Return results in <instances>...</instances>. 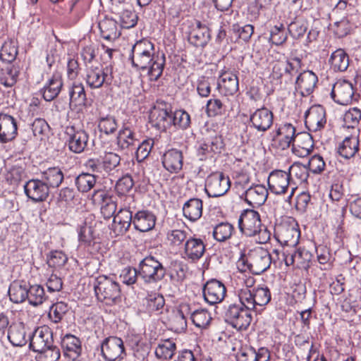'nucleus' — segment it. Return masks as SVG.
Returning a JSON list of instances; mask_svg holds the SVG:
<instances>
[{"instance_id": "nucleus-30", "label": "nucleus", "mask_w": 361, "mask_h": 361, "mask_svg": "<svg viewBox=\"0 0 361 361\" xmlns=\"http://www.w3.org/2000/svg\"><path fill=\"white\" fill-rule=\"evenodd\" d=\"M163 166L170 173H178L183 168V156L180 150L171 149L167 150L161 158Z\"/></svg>"}, {"instance_id": "nucleus-54", "label": "nucleus", "mask_w": 361, "mask_h": 361, "mask_svg": "<svg viewBox=\"0 0 361 361\" xmlns=\"http://www.w3.org/2000/svg\"><path fill=\"white\" fill-rule=\"evenodd\" d=\"M269 42L276 46L282 45L288 38L286 27L283 23H278L270 29Z\"/></svg>"}, {"instance_id": "nucleus-55", "label": "nucleus", "mask_w": 361, "mask_h": 361, "mask_svg": "<svg viewBox=\"0 0 361 361\" xmlns=\"http://www.w3.org/2000/svg\"><path fill=\"white\" fill-rule=\"evenodd\" d=\"M29 303L37 306L43 303L46 299L44 290L39 285H33L27 287V298Z\"/></svg>"}, {"instance_id": "nucleus-36", "label": "nucleus", "mask_w": 361, "mask_h": 361, "mask_svg": "<svg viewBox=\"0 0 361 361\" xmlns=\"http://www.w3.org/2000/svg\"><path fill=\"white\" fill-rule=\"evenodd\" d=\"M116 143L120 149L126 150L134 149L139 143V140L133 130L123 127L118 133Z\"/></svg>"}, {"instance_id": "nucleus-42", "label": "nucleus", "mask_w": 361, "mask_h": 361, "mask_svg": "<svg viewBox=\"0 0 361 361\" xmlns=\"http://www.w3.org/2000/svg\"><path fill=\"white\" fill-rule=\"evenodd\" d=\"M70 106L82 107L86 106L87 96L82 82H74L69 89Z\"/></svg>"}, {"instance_id": "nucleus-3", "label": "nucleus", "mask_w": 361, "mask_h": 361, "mask_svg": "<svg viewBox=\"0 0 361 361\" xmlns=\"http://www.w3.org/2000/svg\"><path fill=\"white\" fill-rule=\"evenodd\" d=\"M94 291L97 299L106 305H113L121 301L119 284L106 276H99L96 279Z\"/></svg>"}, {"instance_id": "nucleus-59", "label": "nucleus", "mask_w": 361, "mask_h": 361, "mask_svg": "<svg viewBox=\"0 0 361 361\" xmlns=\"http://www.w3.org/2000/svg\"><path fill=\"white\" fill-rule=\"evenodd\" d=\"M172 120L173 126L180 129H187L190 125V116L183 110L172 112Z\"/></svg>"}, {"instance_id": "nucleus-24", "label": "nucleus", "mask_w": 361, "mask_h": 361, "mask_svg": "<svg viewBox=\"0 0 361 361\" xmlns=\"http://www.w3.org/2000/svg\"><path fill=\"white\" fill-rule=\"evenodd\" d=\"M211 39V33L209 27L197 20L192 25L188 35L189 42L196 47H204Z\"/></svg>"}, {"instance_id": "nucleus-49", "label": "nucleus", "mask_w": 361, "mask_h": 361, "mask_svg": "<svg viewBox=\"0 0 361 361\" xmlns=\"http://www.w3.org/2000/svg\"><path fill=\"white\" fill-rule=\"evenodd\" d=\"M19 73V68L14 65L2 68L0 74V83L6 87H13L17 82Z\"/></svg>"}, {"instance_id": "nucleus-14", "label": "nucleus", "mask_w": 361, "mask_h": 361, "mask_svg": "<svg viewBox=\"0 0 361 361\" xmlns=\"http://www.w3.org/2000/svg\"><path fill=\"white\" fill-rule=\"evenodd\" d=\"M312 250V247L302 245L299 246L291 254H283L286 265L302 269H309L313 258Z\"/></svg>"}, {"instance_id": "nucleus-44", "label": "nucleus", "mask_w": 361, "mask_h": 361, "mask_svg": "<svg viewBox=\"0 0 361 361\" xmlns=\"http://www.w3.org/2000/svg\"><path fill=\"white\" fill-rule=\"evenodd\" d=\"M8 295L14 303L24 302L27 298V285L24 281H13L8 288Z\"/></svg>"}, {"instance_id": "nucleus-33", "label": "nucleus", "mask_w": 361, "mask_h": 361, "mask_svg": "<svg viewBox=\"0 0 361 361\" xmlns=\"http://www.w3.org/2000/svg\"><path fill=\"white\" fill-rule=\"evenodd\" d=\"M268 195V190L264 185H255L246 190L245 200L253 207H259L264 204Z\"/></svg>"}, {"instance_id": "nucleus-51", "label": "nucleus", "mask_w": 361, "mask_h": 361, "mask_svg": "<svg viewBox=\"0 0 361 361\" xmlns=\"http://www.w3.org/2000/svg\"><path fill=\"white\" fill-rule=\"evenodd\" d=\"M234 231L233 226L228 222H221L214 226L212 232L214 238L218 242L230 239Z\"/></svg>"}, {"instance_id": "nucleus-64", "label": "nucleus", "mask_w": 361, "mask_h": 361, "mask_svg": "<svg viewBox=\"0 0 361 361\" xmlns=\"http://www.w3.org/2000/svg\"><path fill=\"white\" fill-rule=\"evenodd\" d=\"M343 119L348 128L357 126L361 120V110L357 107L350 109L345 112Z\"/></svg>"}, {"instance_id": "nucleus-8", "label": "nucleus", "mask_w": 361, "mask_h": 361, "mask_svg": "<svg viewBox=\"0 0 361 361\" xmlns=\"http://www.w3.org/2000/svg\"><path fill=\"white\" fill-rule=\"evenodd\" d=\"M243 267H246L254 274L259 275L266 271L271 264L270 254L266 250L258 247L250 250L247 256L242 257Z\"/></svg>"}, {"instance_id": "nucleus-6", "label": "nucleus", "mask_w": 361, "mask_h": 361, "mask_svg": "<svg viewBox=\"0 0 361 361\" xmlns=\"http://www.w3.org/2000/svg\"><path fill=\"white\" fill-rule=\"evenodd\" d=\"M277 240L283 245L295 247L300 238V231L295 219L286 216L275 227Z\"/></svg>"}, {"instance_id": "nucleus-19", "label": "nucleus", "mask_w": 361, "mask_h": 361, "mask_svg": "<svg viewBox=\"0 0 361 361\" xmlns=\"http://www.w3.org/2000/svg\"><path fill=\"white\" fill-rule=\"evenodd\" d=\"M66 133L68 136L66 144L70 151L80 154L85 151L87 146L89 135L82 129H75V127H68Z\"/></svg>"}, {"instance_id": "nucleus-15", "label": "nucleus", "mask_w": 361, "mask_h": 361, "mask_svg": "<svg viewBox=\"0 0 361 361\" xmlns=\"http://www.w3.org/2000/svg\"><path fill=\"white\" fill-rule=\"evenodd\" d=\"M224 146L222 136L215 134L200 143L197 149V154L201 161L212 159L216 154L221 153Z\"/></svg>"}, {"instance_id": "nucleus-23", "label": "nucleus", "mask_w": 361, "mask_h": 361, "mask_svg": "<svg viewBox=\"0 0 361 361\" xmlns=\"http://www.w3.org/2000/svg\"><path fill=\"white\" fill-rule=\"evenodd\" d=\"M18 135L16 119L8 114L0 113V143L13 140Z\"/></svg>"}, {"instance_id": "nucleus-43", "label": "nucleus", "mask_w": 361, "mask_h": 361, "mask_svg": "<svg viewBox=\"0 0 361 361\" xmlns=\"http://www.w3.org/2000/svg\"><path fill=\"white\" fill-rule=\"evenodd\" d=\"M61 345L64 353L75 359L81 353V342L78 338L73 335H66L61 341Z\"/></svg>"}, {"instance_id": "nucleus-4", "label": "nucleus", "mask_w": 361, "mask_h": 361, "mask_svg": "<svg viewBox=\"0 0 361 361\" xmlns=\"http://www.w3.org/2000/svg\"><path fill=\"white\" fill-rule=\"evenodd\" d=\"M268 185L270 191L276 195H285V201L290 203L297 187L290 178V174L282 170H275L269 173Z\"/></svg>"}, {"instance_id": "nucleus-56", "label": "nucleus", "mask_w": 361, "mask_h": 361, "mask_svg": "<svg viewBox=\"0 0 361 361\" xmlns=\"http://www.w3.org/2000/svg\"><path fill=\"white\" fill-rule=\"evenodd\" d=\"M193 324L199 328H206L212 321V317L208 310L200 309L194 311L191 314Z\"/></svg>"}, {"instance_id": "nucleus-7", "label": "nucleus", "mask_w": 361, "mask_h": 361, "mask_svg": "<svg viewBox=\"0 0 361 361\" xmlns=\"http://www.w3.org/2000/svg\"><path fill=\"white\" fill-rule=\"evenodd\" d=\"M239 300L252 310L260 311L271 300V295L267 287H257L252 290H238Z\"/></svg>"}, {"instance_id": "nucleus-17", "label": "nucleus", "mask_w": 361, "mask_h": 361, "mask_svg": "<svg viewBox=\"0 0 361 361\" xmlns=\"http://www.w3.org/2000/svg\"><path fill=\"white\" fill-rule=\"evenodd\" d=\"M202 294L204 301L214 305L224 300L226 294V288L222 282L216 279H211L203 286Z\"/></svg>"}, {"instance_id": "nucleus-22", "label": "nucleus", "mask_w": 361, "mask_h": 361, "mask_svg": "<svg viewBox=\"0 0 361 361\" xmlns=\"http://www.w3.org/2000/svg\"><path fill=\"white\" fill-rule=\"evenodd\" d=\"M24 190L28 198L35 202L46 200L49 194V186L43 180L32 179L24 185Z\"/></svg>"}, {"instance_id": "nucleus-39", "label": "nucleus", "mask_w": 361, "mask_h": 361, "mask_svg": "<svg viewBox=\"0 0 361 361\" xmlns=\"http://www.w3.org/2000/svg\"><path fill=\"white\" fill-rule=\"evenodd\" d=\"M63 87L62 77L59 73H54L47 81L42 89V96L46 101H52L60 93Z\"/></svg>"}, {"instance_id": "nucleus-13", "label": "nucleus", "mask_w": 361, "mask_h": 361, "mask_svg": "<svg viewBox=\"0 0 361 361\" xmlns=\"http://www.w3.org/2000/svg\"><path fill=\"white\" fill-rule=\"evenodd\" d=\"M240 232L246 236H254L262 231V221L259 214L253 209L244 210L238 219Z\"/></svg>"}, {"instance_id": "nucleus-46", "label": "nucleus", "mask_w": 361, "mask_h": 361, "mask_svg": "<svg viewBox=\"0 0 361 361\" xmlns=\"http://www.w3.org/2000/svg\"><path fill=\"white\" fill-rule=\"evenodd\" d=\"M18 50V42L15 39H8L6 40L0 49V59L8 63H11L16 59Z\"/></svg>"}, {"instance_id": "nucleus-38", "label": "nucleus", "mask_w": 361, "mask_h": 361, "mask_svg": "<svg viewBox=\"0 0 361 361\" xmlns=\"http://www.w3.org/2000/svg\"><path fill=\"white\" fill-rule=\"evenodd\" d=\"M101 36L109 41H114L121 35L117 22L109 18H104L99 22Z\"/></svg>"}, {"instance_id": "nucleus-5", "label": "nucleus", "mask_w": 361, "mask_h": 361, "mask_svg": "<svg viewBox=\"0 0 361 361\" xmlns=\"http://www.w3.org/2000/svg\"><path fill=\"white\" fill-rule=\"evenodd\" d=\"M251 310L240 301L230 304L225 310V321L237 330H246L252 320Z\"/></svg>"}, {"instance_id": "nucleus-50", "label": "nucleus", "mask_w": 361, "mask_h": 361, "mask_svg": "<svg viewBox=\"0 0 361 361\" xmlns=\"http://www.w3.org/2000/svg\"><path fill=\"white\" fill-rule=\"evenodd\" d=\"M97 176L90 173H82L75 180V184L81 192L90 191L96 184Z\"/></svg>"}, {"instance_id": "nucleus-11", "label": "nucleus", "mask_w": 361, "mask_h": 361, "mask_svg": "<svg viewBox=\"0 0 361 361\" xmlns=\"http://www.w3.org/2000/svg\"><path fill=\"white\" fill-rule=\"evenodd\" d=\"M231 188L229 177L223 172L216 171L209 175L205 182V191L209 197H217L225 195Z\"/></svg>"}, {"instance_id": "nucleus-61", "label": "nucleus", "mask_w": 361, "mask_h": 361, "mask_svg": "<svg viewBox=\"0 0 361 361\" xmlns=\"http://www.w3.org/2000/svg\"><path fill=\"white\" fill-rule=\"evenodd\" d=\"M68 261V257L65 253L61 251H51L47 259L49 267L54 269H61Z\"/></svg>"}, {"instance_id": "nucleus-58", "label": "nucleus", "mask_w": 361, "mask_h": 361, "mask_svg": "<svg viewBox=\"0 0 361 361\" xmlns=\"http://www.w3.org/2000/svg\"><path fill=\"white\" fill-rule=\"evenodd\" d=\"M290 174V178L292 180L295 178L299 182H305L309 176L308 169L303 164L300 163H294L292 164L286 171Z\"/></svg>"}, {"instance_id": "nucleus-20", "label": "nucleus", "mask_w": 361, "mask_h": 361, "mask_svg": "<svg viewBox=\"0 0 361 361\" xmlns=\"http://www.w3.org/2000/svg\"><path fill=\"white\" fill-rule=\"evenodd\" d=\"M54 345L53 333L47 326L37 327L30 338V348L33 351H42L44 348Z\"/></svg>"}, {"instance_id": "nucleus-2", "label": "nucleus", "mask_w": 361, "mask_h": 361, "mask_svg": "<svg viewBox=\"0 0 361 361\" xmlns=\"http://www.w3.org/2000/svg\"><path fill=\"white\" fill-rule=\"evenodd\" d=\"M117 195L115 202L118 207V211L114 217L112 229L116 235H119L126 233L131 225V209L134 207V197L128 194Z\"/></svg>"}, {"instance_id": "nucleus-27", "label": "nucleus", "mask_w": 361, "mask_h": 361, "mask_svg": "<svg viewBox=\"0 0 361 361\" xmlns=\"http://www.w3.org/2000/svg\"><path fill=\"white\" fill-rule=\"evenodd\" d=\"M149 121L158 130H166L173 126L172 111L155 106L150 113Z\"/></svg>"}, {"instance_id": "nucleus-57", "label": "nucleus", "mask_w": 361, "mask_h": 361, "mask_svg": "<svg viewBox=\"0 0 361 361\" xmlns=\"http://www.w3.org/2000/svg\"><path fill=\"white\" fill-rule=\"evenodd\" d=\"M36 361H58L60 358L61 353L59 348L52 345L51 347H47L42 351H36Z\"/></svg>"}, {"instance_id": "nucleus-53", "label": "nucleus", "mask_w": 361, "mask_h": 361, "mask_svg": "<svg viewBox=\"0 0 361 361\" xmlns=\"http://www.w3.org/2000/svg\"><path fill=\"white\" fill-rule=\"evenodd\" d=\"M102 166L105 176L109 175L111 171L115 170L121 164V157L113 152H105L101 157Z\"/></svg>"}, {"instance_id": "nucleus-62", "label": "nucleus", "mask_w": 361, "mask_h": 361, "mask_svg": "<svg viewBox=\"0 0 361 361\" xmlns=\"http://www.w3.org/2000/svg\"><path fill=\"white\" fill-rule=\"evenodd\" d=\"M225 106L219 99H210L206 105V112L208 116L214 117L224 114Z\"/></svg>"}, {"instance_id": "nucleus-47", "label": "nucleus", "mask_w": 361, "mask_h": 361, "mask_svg": "<svg viewBox=\"0 0 361 361\" xmlns=\"http://www.w3.org/2000/svg\"><path fill=\"white\" fill-rule=\"evenodd\" d=\"M176 350V343L171 339H166L158 344L155 349V355L159 360H169L173 358Z\"/></svg>"}, {"instance_id": "nucleus-31", "label": "nucleus", "mask_w": 361, "mask_h": 361, "mask_svg": "<svg viewBox=\"0 0 361 361\" xmlns=\"http://www.w3.org/2000/svg\"><path fill=\"white\" fill-rule=\"evenodd\" d=\"M218 88L224 95H233L239 88L236 74L232 71H224L218 80Z\"/></svg>"}, {"instance_id": "nucleus-52", "label": "nucleus", "mask_w": 361, "mask_h": 361, "mask_svg": "<svg viewBox=\"0 0 361 361\" xmlns=\"http://www.w3.org/2000/svg\"><path fill=\"white\" fill-rule=\"evenodd\" d=\"M98 128L106 135L114 133L118 128V123L115 117L111 115L99 114L98 118Z\"/></svg>"}, {"instance_id": "nucleus-35", "label": "nucleus", "mask_w": 361, "mask_h": 361, "mask_svg": "<svg viewBox=\"0 0 361 361\" xmlns=\"http://www.w3.org/2000/svg\"><path fill=\"white\" fill-rule=\"evenodd\" d=\"M314 141L309 133L298 134L296 143L292 145V152L298 157H305L312 151Z\"/></svg>"}, {"instance_id": "nucleus-45", "label": "nucleus", "mask_w": 361, "mask_h": 361, "mask_svg": "<svg viewBox=\"0 0 361 361\" xmlns=\"http://www.w3.org/2000/svg\"><path fill=\"white\" fill-rule=\"evenodd\" d=\"M8 338L14 346H23L27 343L26 331L22 323L12 324L8 333Z\"/></svg>"}, {"instance_id": "nucleus-26", "label": "nucleus", "mask_w": 361, "mask_h": 361, "mask_svg": "<svg viewBox=\"0 0 361 361\" xmlns=\"http://www.w3.org/2000/svg\"><path fill=\"white\" fill-rule=\"evenodd\" d=\"M317 75L312 71L301 73L295 81V88L303 97L311 94L317 86Z\"/></svg>"}, {"instance_id": "nucleus-41", "label": "nucleus", "mask_w": 361, "mask_h": 361, "mask_svg": "<svg viewBox=\"0 0 361 361\" xmlns=\"http://www.w3.org/2000/svg\"><path fill=\"white\" fill-rule=\"evenodd\" d=\"M360 149V140L357 136L345 137L338 145V152L345 159L353 157Z\"/></svg>"}, {"instance_id": "nucleus-34", "label": "nucleus", "mask_w": 361, "mask_h": 361, "mask_svg": "<svg viewBox=\"0 0 361 361\" xmlns=\"http://www.w3.org/2000/svg\"><path fill=\"white\" fill-rule=\"evenodd\" d=\"M144 305L150 315L158 316L166 310L164 296L157 292H151L145 298Z\"/></svg>"}, {"instance_id": "nucleus-48", "label": "nucleus", "mask_w": 361, "mask_h": 361, "mask_svg": "<svg viewBox=\"0 0 361 361\" xmlns=\"http://www.w3.org/2000/svg\"><path fill=\"white\" fill-rule=\"evenodd\" d=\"M42 178L49 188H58L63 180V173L59 167H52L44 171Z\"/></svg>"}, {"instance_id": "nucleus-32", "label": "nucleus", "mask_w": 361, "mask_h": 361, "mask_svg": "<svg viewBox=\"0 0 361 361\" xmlns=\"http://www.w3.org/2000/svg\"><path fill=\"white\" fill-rule=\"evenodd\" d=\"M156 223L155 215L148 210L138 211L133 217L132 222L135 228L140 232L152 230Z\"/></svg>"}, {"instance_id": "nucleus-1", "label": "nucleus", "mask_w": 361, "mask_h": 361, "mask_svg": "<svg viewBox=\"0 0 361 361\" xmlns=\"http://www.w3.org/2000/svg\"><path fill=\"white\" fill-rule=\"evenodd\" d=\"M133 66L147 70L152 81H157L162 75L166 58L164 54L155 51L154 44L147 39H140L133 46L130 56Z\"/></svg>"}, {"instance_id": "nucleus-37", "label": "nucleus", "mask_w": 361, "mask_h": 361, "mask_svg": "<svg viewBox=\"0 0 361 361\" xmlns=\"http://www.w3.org/2000/svg\"><path fill=\"white\" fill-rule=\"evenodd\" d=\"M182 210L185 218L195 222L202 215V201L199 198H191L184 203Z\"/></svg>"}, {"instance_id": "nucleus-29", "label": "nucleus", "mask_w": 361, "mask_h": 361, "mask_svg": "<svg viewBox=\"0 0 361 361\" xmlns=\"http://www.w3.org/2000/svg\"><path fill=\"white\" fill-rule=\"evenodd\" d=\"M112 11L118 17L122 27L129 29L137 25V15L133 11L129 4L115 5Z\"/></svg>"}, {"instance_id": "nucleus-12", "label": "nucleus", "mask_w": 361, "mask_h": 361, "mask_svg": "<svg viewBox=\"0 0 361 361\" xmlns=\"http://www.w3.org/2000/svg\"><path fill=\"white\" fill-rule=\"evenodd\" d=\"M101 349L105 361H121L126 356L124 343L117 336L106 338L102 343Z\"/></svg>"}, {"instance_id": "nucleus-25", "label": "nucleus", "mask_w": 361, "mask_h": 361, "mask_svg": "<svg viewBox=\"0 0 361 361\" xmlns=\"http://www.w3.org/2000/svg\"><path fill=\"white\" fill-rule=\"evenodd\" d=\"M205 244L199 238L190 237L184 245V259L192 262L198 261L205 252Z\"/></svg>"}, {"instance_id": "nucleus-40", "label": "nucleus", "mask_w": 361, "mask_h": 361, "mask_svg": "<svg viewBox=\"0 0 361 361\" xmlns=\"http://www.w3.org/2000/svg\"><path fill=\"white\" fill-rule=\"evenodd\" d=\"M329 63L334 72H344L349 66L350 59L344 49H338L331 54Z\"/></svg>"}, {"instance_id": "nucleus-60", "label": "nucleus", "mask_w": 361, "mask_h": 361, "mask_svg": "<svg viewBox=\"0 0 361 361\" xmlns=\"http://www.w3.org/2000/svg\"><path fill=\"white\" fill-rule=\"evenodd\" d=\"M154 141L152 138L143 140L141 143H138V147L135 152L136 159L138 162H142L148 157L150 152L154 146Z\"/></svg>"}, {"instance_id": "nucleus-16", "label": "nucleus", "mask_w": 361, "mask_h": 361, "mask_svg": "<svg viewBox=\"0 0 361 361\" xmlns=\"http://www.w3.org/2000/svg\"><path fill=\"white\" fill-rule=\"evenodd\" d=\"M331 96L341 105H348L357 100L353 84L346 80H338L334 84Z\"/></svg>"}, {"instance_id": "nucleus-63", "label": "nucleus", "mask_w": 361, "mask_h": 361, "mask_svg": "<svg viewBox=\"0 0 361 361\" xmlns=\"http://www.w3.org/2000/svg\"><path fill=\"white\" fill-rule=\"evenodd\" d=\"M134 185V181L130 175L126 174L119 178L115 185L117 195L128 194Z\"/></svg>"}, {"instance_id": "nucleus-28", "label": "nucleus", "mask_w": 361, "mask_h": 361, "mask_svg": "<svg viewBox=\"0 0 361 361\" xmlns=\"http://www.w3.org/2000/svg\"><path fill=\"white\" fill-rule=\"evenodd\" d=\"M273 113L267 108L257 109L250 115V121L252 126L260 132H265L273 124Z\"/></svg>"}, {"instance_id": "nucleus-18", "label": "nucleus", "mask_w": 361, "mask_h": 361, "mask_svg": "<svg viewBox=\"0 0 361 361\" xmlns=\"http://www.w3.org/2000/svg\"><path fill=\"white\" fill-rule=\"evenodd\" d=\"M295 131V128L291 123H286L280 125L273 137L272 145L280 150L288 149L298 137Z\"/></svg>"}, {"instance_id": "nucleus-10", "label": "nucleus", "mask_w": 361, "mask_h": 361, "mask_svg": "<svg viewBox=\"0 0 361 361\" xmlns=\"http://www.w3.org/2000/svg\"><path fill=\"white\" fill-rule=\"evenodd\" d=\"M114 79L112 66L110 64L106 68L91 66L87 68L84 80L87 85L91 89H98L103 85L109 86Z\"/></svg>"}, {"instance_id": "nucleus-9", "label": "nucleus", "mask_w": 361, "mask_h": 361, "mask_svg": "<svg viewBox=\"0 0 361 361\" xmlns=\"http://www.w3.org/2000/svg\"><path fill=\"white\" fill-rule=\"evenodd\" d=\"M138 276L146 283L161 281L166 275L163 264L153 256H147L140 261L137 267Z\"/></svg>"}, {"instance_id": "nucleus-21", "label": "nucleus", "mask_w": 361, "mask_h": 361, "mask_svg": "<svg viewBox=\"0 0 361 361\" xmlns=\"http://www.w3.org/2000/svg\"><path fill=\"white\" fill-rule=\"evenodd\" d=\"M305 123L310 131L317 132L326 124L325 109L321 105L311 106L305 114Z\"/></svg>"}]
</instances>
